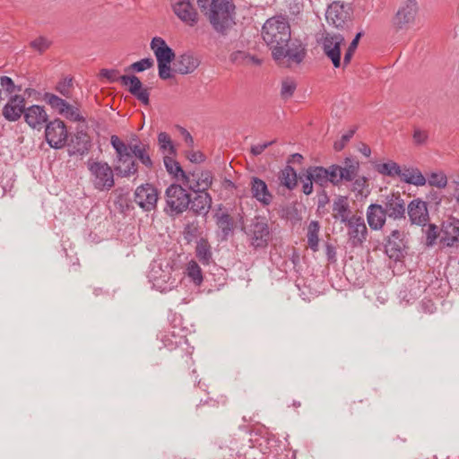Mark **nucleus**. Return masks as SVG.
<instances>
[{"label": "nucleus", "mask_w": 459, "mask_h": 459, "mask_svg": "<svg viewBox=\"0 0 459 459\" xmlns=\"http://www.w3.org/2000/svg\"><path fill=\"white\" fill-rule=\"evenodd\" d=\"M297 84L294 80L287 78L282 81L281 95L284 99L291 97L296 90Z\"/></svg>", "instance_id": "obj_47"}, {"label": "nucleus", "mask_w": 459, "mask_h": 459, "mask_svg": "<svg viewBox=\"0 0 459 459\" xmlns=\"http://www.w3.org/2000/svg\"><path fill=\"white\" fill-rule=\"evenodd\" d=\"M303 160V156L299 153H294L290 156V159L288 160V162H293V163H301Z\"/></svg>", "instance_id": "obj_62"}, {"label": "nucleus", "mask_w": 459, "mask_h": 459, "mask_svg": "<svg viewBox=\"0 0 459 459\" xmlns=\"http://www.w3.org/2000/svg\"><path fill=\"white\" fill-rule=\"evenodd\" d=\"M182 133L185 135L186 142L189 144H192L194 143V140L191 134L184 128L182 129Z\"/></svg>", "instance_id": "obj_64"}, {"label": "nucleus", "mask_w": 459, "mask_h": 459, "mask_svg": "<svg viewBox=\"0 0 459 459\" xmlns=\"http://www.w3.org/2000/svg\"><path fill=\"white\" fill-rule=\"evenodd\" d=\"M263 40L272 52L273 58L279 64L285 60L290 65H299L307 55L305 46L299 39H291L290 25L282 15L266 20L261 30Z\"/></svg>", "instance_id": "obj_1"}, {"label": "nucleus", "mask_w": 459, "mask_h": 459, "mask_svg": "<svg viewBox=\"0 0 459 459\" xmlns=\"http://www.w3.org/2000/svg\"><path fill=\"white\" fill-rule=\"evenodd\" d=\"M151 48L156 56L158 64L171 63L175 58V52L160 37H154L152 39Z\"/></svg>", "instance_id": "obj_25"}, {"label": "nucleus", "mask_w": 459, "mask_h": 459, "mask_svg": "<svg viewBox=\"0 0 459 459\" xmlns=\"http://www.w3.org/2000/svg\"><path fill=\"white\" fill-rule=\"evenodd\" d=\"M333 218L339 220L342 223L350 221V206L347 198L344 196L337 197L333 204Z\"/></svg>", "instance_id": "obj_31"}, {"label": "nucleus", "mask_w": 459, "mask_h": 459, "mask_svg": "<svg viewBox=\"0 0 459 459\" xmlns=\"http://www.w3.org/2000/svg\"><path fill=\"white\" fill-rule=\"evenodd\" d=\"M418 13V4L415 0H407L402 5L394 17L393 18V24L397 29H404L408 25L413 23Z\"/></svg>", "instance_id": "obj_17"}, {"label": "nucleus", "mask_w": 459, "mask_h": 459, "mask_svg": "<svg viewBox=\"0 0 459 459\" xmlns=\"http://www.w3.org/2000/svg\"><path fill=\"white\" fill-rule=\"evenodd\" d=\"M73 88V79L70 77H65L56 83L55 90L58 91L62 96L69 99L72 97Z\"/></svg>", "instance_id": "obj_43"}, {"label": "nucleus", "mask_w": 459, "mask_h": 459, "mask_svg": "<svg viewBox=\"0 0 459 459\" xmlns=\"http://www.w3.org/2000/svg\"><path fill=\"white\" fill-rule=\"evenodd\" d=\"M153 65V60L152 58H143L140 61L134 62L130 65V69L135 72H143L144 70L151 68Z\"/></svg>", "instance_id": "obj_51"}, {"label": "nucleus", "mask_w": 459, "mask_h": 459, "mask_svg": "<svg viewBox=\"0 0 459 459\" xmlns=\"http://www.w3.org/2000/svg\"><path fill=\"white\" fill-rule=\"evenodd\" d=\"M411 224L426 226L429 220L427 203L420 198L413 199L406 207Z\"/></svg>", "instance_id": "obj_20"}, {"label": "nucleus", "mask_w": 459, "mask_h": 459, "mask_svg": "<svg viewBox=\"0 0 459 459\" xmlns=\"http://www.w3.org/2000/svg\"><path fill=\"white\" fill-rule=\"evenodd\" d=\"M196 195L194 199H191L190 202V209L195 214H207L211 205H212V197L210 194L205 191H196Z\"/></svg>", "instance_id": "obj_28"}, {"label": "nucleus", "mask_w": 459, "mask_h": 459, "mask_svg": "<svg viewBox=\"0 0 459 459\" xmlns=\"http://www.w3.org/2000/svg\"><path fill=\"white\" fill-rule=\"evenodd\" d=\"M134 202L144 211L155 210L159 199L157 188L152 184L146 183L136 187L134 195Z\"/></svg>", "instance_id": "obj_13"}, {"label": "nucleus", "mask_w": 459, "mask_h": 459, "mask_svg": "<svg viewBox=\"0 0 459 459\" xmlns=\"http://www.w3.org/2000/svg\"><path fill=\"white\" fill-rule=\"evenodd\" d=\"M306 172L316 185H319L320 186H327L328 180L326 168L321 166H311L306 170Z\"/></svg>", "instance_id": "obj_37"}, {"label": "nucleus", "mask_w": 459, "mask_h": 459, "mask_svg": "<svg viewBox=\"0 0 459 459\" xmlns=\"http://www.w3.org/2000/svg\"><path fill=\"white\" fill-rule=\"evenodd\" d=\"M43 100L53 109L56 110L59 115L64 116L65 118L74 122L84 121V117L80 114V110L76 106L69 104L65 100L57 95L45 92Z\"/></svg>", "instance_id": "obj_10"}, {"label": "nucleus", "mask_w": 459, "mask_h": 459, "mask_svg": "<svg viewBox=\"0 0 459 459\" xmlns=\"http://www.w3.org/2000/svg\"><path fill=\"white\" fill-rule=\"evenodd\" d=\"M300 180L302 182V192L308 195L313 192V183L314 181L308 174L306 172L304 175L300 176Z\"/></svg>", "instance_id": "obj_55"}, {"label": "nucleus", "mask_w": 459, "mask_h": 459, "mask_svg": "<svg viewBox=\"0 0 459 459\" xmlns=\"http://www.w3.org/2000/svg\"><path fill=\"white\" fill-rule=\"evenodd\" d=\"M24 119L31 128L39 130L48 124V114L44 107L32 105L26 108Z\"/></svg>", "instance_id": "obj_24"}, {"label": "nucleus", "mask_w": 459, "mask_h": 459, "mask_svg": "<svg viewBox=\"0 0 459 459\" xmlns=\"http://www.w3.org/2000/svg\"><path fill=\"white\" fill-rule=\"evenodd\" d=\"M217 225L223 232L224 236H228L233 230V220L228 213L217 214Z\"/></svg>", "instance_id": "obj_42"}, {"label": "nucleus", "mask_w": 459, "mask_h": 459, "mask_svg": "<svg viewBox=\"0 0 459 459\" xmlns=\"http://www.w3.org/2000/svg\"><path fill=\"white\" fill-rule=\"evenodd\" d=\"M173 267L166 263L164 266L161 264H154L149 273V278L153 286L161 292L173 290L178 285L176 277L172 275Z\"/></svg>", "instance_id": "obj_7"}, {"label": "nucleus", "mask_w": 459, "mask_h": 459, "mask_svg": "<svg viewBox=\"0 0 459 459\" xmlns=\"http://www.w3.org/2000/svg\"><path fill=\"white\" fill-rule=\"evenodd\" d=\"M119 71L116 69H101L100 76L106 78L109 82L119 80L123 85L128 86V91L135 97L142 104H150L149 89L143 87L141 80L136 75L118 76Z\"/></svg>", "instance_id": "obj_4"}, {"label": "nucleus", "mask_w": 459, "mask_h": 459, "mask_svg": "<svg viewBox=\"0 0 459 459\" xmlns=\"http://www.w3.org/2000/svg\"><path fill=\"white\" fill-rule=\"evenodd\" d=\"M274 143H275V140H273V141L265 142L264 143L252 145L251 149H250V152H251L252 155L258 156L261 153H263V152L266 148H268L269 146L273 145Z\"/></svg>", "instance_id": "obj_56"}, {"label": "nucleus", "mask_w": 459, "mask_h": 459, "mask_svg": "<svg viewBox=\"0 0 459 459\" xmlns=\"http://www.w3.org/2000/svg\"><path fill=\"white\" fill-rule=\"evenodd\" d=\"M386 214L378 204H371L367 209V221L371 230H381L386 221Z\"/></svg>", "instance_id": "obj_27"}, {"label": "nucleus", "mask_w": 459, "mask_h": 459, "mask_svg": "<svg viewBox=\"0 0 459 459\" xmlns=\"http://www.w3.org/2000/svg\"><path fill=\"white\" fill-rule=\"evenodd\" d=\"M250 239V244L255 248H263L268 245L270 240L271 232L267 221L264 217H255L247 231Z\"/></svg>", "instance_id": "obj_8"}, {"label": "nucleus", "mask_w": 459, "mask_h": 459, "mask_svg": "<svg viewBox=\"0 0 459 459\" xmlns=\"http://www.w3.org/2000/svg\"><path fill=\"white\" fill-rule=\"evenodd\" d=\"M381 205L388 218L405 219L406 204L400 193H391L385 195Z\"/></svg>", "instance_id": "obj_15"}, {"label": "nucleus", "mask_w": 459, "mask_h": 459, "mask_svg": "<svg viewBox=\"0 0 459 459\" xmlns=\"http://www.w3.org/2000/svg\"><path fill=\"white\" fill-rule=\"evenodd\" d=\"M427 137H428V135H427L426 132L421 131L420 129L414 130L413 140L416 143H418V144L423 143L426 141Z\"/></svg>", "instance_id": "obj_57"}, {"label": "nucleus", "mask_w": 459, "mask_h": 459, "mask_svg": "<svg viewBox=\"0 0 459 459\" xmlns=\"http://www.w3.org/2000/svg\"><path fill=\"white\" fill-rule=\"evenodd\" d=\"M320 224L316 221H310L307 227V245L313 251L318 250Z\"/></svg>", "instance_id": "obj_38"}, {"label": "nucleus", "mask_w": 459, "mask_h": 459, "mask_svg": "<svg viewBox=\"0 0 459 459\" xmlns=\"http://www.w3.org/2000/svg\"><path fill=\"white\" fill-rule=\"evenodd\" d=\"M426 245L432 247L436 243L437 239L440 238V230L435 224H429L425 230Z\"/></svg>", "instance_id": "obj_45"}, {"label": "nucleus", "mask_w": 459, "mask_h": 459, "mask_svg": "<svg viewBox=\"0 0 459 459\" xmlns=\"http://www.w3.org/2000/svg\"><path fill=\"white\" fill-rule=\"evenodd\" d=\"M359 169V163L351 158H346L344 160V166L341 167L340 178L342 181L351 182L358 176Z\"/></svg>", "instance_id": "obj_32"}, {"label": "nucleus", "mask_w": 459, "mask_h": 459, "mask_svg": "<svg viewBox=\"0 0 459 459\" xmlns=\"http://www.w3.org/2000/svg\"><path fill=\"white\" fill-rule=\"evenodd\" d=\"M164 211L170 216L181 214L190 205L191 196L180 185L172 184L165 191Z\"/></svg>", "instance_id": "obj_6"}, {"label": "nucleus", "mask_w": 459, "mask_h": 459, "mask_svg": "<svg viewBox=\"0 0 459 459\" xmlns=\"http://www.w3.org/2000/svg\"><path fill=\"white\" fill-rule=\"evenodd\" d=\"M133 141H135V143H131L128 145L134 159L138 160L146 169H152L153 168V161L150 155V145L140 142L136 135L134 136Z\"/></svg>", "instance_id": "obj_26"}, {"label": "nucleus", "mask_w": 459, "mask_h": 459, "mask_svg": "<svg viewBox=\"0 0 459 459\" xmlns=\"http://www.w3.org/2000/svg\"><path fill=\"white\" fill-rule=\"evenodd\" d=\"M87 168L91 182L98 191H109L115 186L114 170L106 161L89 160Z\"/></svg>", "instance_id": "obj_5"}, {"label": "nucleus", "mask_w": 459, "mask_h": 459, "mask_svg": "<svg viewBox=\"0 0 459 459\" xmlns=\"http://www.w3.org/2000/svg\"><path fill=\"white\" fill-rule=\"evenodd\" d=\"M199 171H193V172H186V176H189V179H182L185 184H186L188 186L190 184L195 183V179H197Z\"/></svg>", "instance_id": "obj_61"}, {"label": "nucleus", "mask_w": 459, "mask_h": 459, "mask_svg": "<svg viewBox=\"0 0 459 459\" xmlns=\"http://www.w3.org/2000/svg\"><path fill=\"white\" fill-rule=\"evenodd\" d=\"M405 245L403 241V233L398 230H394L387 237L385 249L386 255L394 260H398L403 255Z\"/></svg>", "instance_id": "obj_21"}, {"label": "nucleus", "mask_w": 459, "mask_h": 459, "mask_svg": "<svg viewBox=\"0 0 459 459\" xmlns=\"http://www.w3.org/2000/svg\"><path fill=\"white\" fill-rule=\"evenodd\" d=\"M249 64H253V65H259L261 64V60L259 58H257L256 56H252L248 53V56H247V65Z\"/></svg>", "instance_id": "obj_63"}, {"label": "nucleus", "mask_w": 459, "mask_h": 459, "mask_svg": "<svg viewBox=\"0 0 459 459\" xmlns=\"http://www.w3.org/2000/svg\"><path fill=\"white\" fill-rule=\"evenodd\" d=\"M440 243L448 247L459 243V219L450 217L443 221L440 229Z\"/></svg>", "instance_id": "obj_19"}, {"label": "nucleus", "mask_w": 459, "mask_h": 459, "mask_svg": "<svg viewBox=\"0 0 459 459\" xmlns=\"http://www.w3.org/2000/svg\"><path fill=\"white\" fill-rule=\"evenodd\" d=\"M248 53L242 50L234 51L230 54V59L232 63L238 65H247Z\"/></svg>", "instance_id": "obj_53"}, {"label": "nucleus", "mask_w": 459, "mask_h": 459, "mask_svg": "<svg viewBox=\"0 0 459 459\" xmlns=\"http://www.w3.org/2000/svg\"><path fill=\"white\" fill-rule=\"evenodd\" d=\"M172 156L173 155H164L163 157L164 166L169 174L176 178L180 176L181 179H189V176H186V172L182 169L180 164L176 161Z\"/></svg>", "instance_id": "obj_35"}, {"label": "nucleus", "mask_w": 459, "mask_h": 459, "mask_svg": "<svg viewBox=\"0 0 459 459\" xmlns=\"http://www.w3.org/2000/svg\"><path fill=\"white\" fill-rule=\"evenodd\" d=\"M50 44L51 42L44 37H39L30 43V47L39 53L46 51L50 47Z\"/></svg>", "instance_id": "obj_50"}, {"label": "nucleus", "mask_w": 459, "mask_h": 459, "mask_svg": "<svg viewBox=\"0 0 459 459\" xmlns=\"http://www.w3.org/2000/svg\"><path fill=\"white\" fill-rule=\"evenodd\" d=\"M281 184L288 189L292 190L297 186V173L296 170L290 165H287L281 170L279 175Z\"/></svg>", "instance_id": "obj_36"}, {"label": "nucleus", "mask_w": 459, "mask_h": 459, "mask_svg": "<svg viewBox=\"0 0 459 459\" xmlns=\"http://www.w3.org/2000/svg\"><path fill=\"white\" fill-rule=\"evenodd\" d=\"M326 170L328 183L333 186L340 185L342 182V178H340L341 166L333 164L326 168Z\"/></svg>", "instance_id": "obj_46"}, {"label": "nucleus", "mask_w": 459, "mask_h": 459, "mask_svg": "<svg viewBox=\"0 0 459 459\" xmlns=\"http://www.w3.org/2000/svg\"><path fill=\"white\" fill-rule=\"evenodd\" d=\"M158 143L160 150L163 152L164 155H175L176 149L172 143L170 136L165 133L160 132L158 134Z\"/></svg>", "instance_id": "obj_39"}, {"label": "nucleus", "mask_w": 459, "mask_h": 459, "mask_svg": "<svg viewBox=\"0 0 459 459\" xmlns=\"http://www.w3.org/2000/svg\"><path fill=\"white\" fill-rule=\"evenodd\" d=\"M366 182L367 180L364 177L357 178L354 182V189L361 193L366 186Z\"/></svg>", "instance_id": "obj_60"}, {"label": "nucleus", "mask_w": 459, "mask_h": 459, "mask_svg": "<svg viewBox=\"0 0 459 459\" xmlns=\"http://www.w3.org/2000/svg\"><path fill=\"white\" fill-rule=\"evenodd\" d=\"M197 179H195V183L189 185V189L196 192V191H205L207 192L208 188L211 186L212 183V173L208 170L199 171L197 175Z\"/></svg>", "instance_id": "obj_34"}, {"label": "nucleus", "mask_w": 459, "mask_h": 459, "mask_svg": "<svg viewBox=\"0 0 459 459\" xmlns=\"http://www.w3.org/2000/svg\"><path fill=\"white\" fill-rule=\"evenodd\" d=\"M429 186L444 188L447 184L446 176L444 173H431L428 178Z\"/></svg>", "instance_id": "obj_48"}, {"label": "nucleus", "mask_w": 459, "mask_h": 459, "mask_svg": "<svg viewBox=\"0 0 459 459\" xmlns=\"http://www.w3.org/2000/svg\"><path fill=\"white\" fill-rule=\"evenodd\" d=\"M110 144L116 152L114 170L117 172V176L122 178L137 176L138 163L130 150V146L116 134L111 135Z\"/></svg>", "instance_id": "obj_3"}, {"label": "nucleus", "mask_w": 459, "mask_h": 459, "mask_svg": "<svg viewBox=\"0 0 459 459\" xmlns=\"http://www.w3.org/2000/svg\"><path fill=\"white\" fill-rule=\"evenodd\" d=\"M174 14L185 24L195 26L199 21V14L190 0H170Z\"/></svg>", "instance_id": "obj_14"}, {"label": "nucleus", "mask_w": 459, "mask_h": 459, "mask_svg": "<svg viewBox=\"0 0 459 459\" xmlns=\"http://www.w3.org/2000/svg\"><path fill=\"white\" fill-rule=\"evenodd\" d=\"M68 135L65 122L59 118L45 125V138L51 148L62 149L67 143Z\"/></svg>", "instance_id": "obj_9"}, {"label": "nucleus", "mask_w": 459, "mask_h": 459, "mask_svg": "<svg viewBox=\"0 0 459 459\" xmlns=\"http://www.w3.org/2000/svg\"><path fill=\"white\" fill-rule=\"evenodd\" d=\"M376 169L378 173L392 178L397 177L401 172V167L392 160L377 164Z\"/></svg>", "instance_id": "obj_40"}, {"label": "nucleus", "mask_w": 459, "mask_h": 459, "mask_svg": "<svg viewBox=\"0 0 459 459\" xmlns=\"http://www.w3.org/2000/svg\"><path fill=\"white\" fill-rule=\"evenodd\" d=\"M195 255L203 264H209L212 260V254L209 242L204 238H200L195 247Z\"/></svg>", "instance_id": "obj_33"}, {"label": "nucleus", "mask_w": 459, "mask_h": 459, "mask_svg": "<svg viewBox=\"0 0 459 459\" xmlns=\"http://www.w3.org/2000/svg\"><path fill=\"white\" fill-rule=\"evenodd\" d=\"M70 150L69 155H81L83 156L87 154L91 147V141L89 134L82 131L78 130L74 136L71 138V142L69 143Z\"/></svg>", "instance_id": "obj_23"}, {"label": "nucleus", "mask_w": 459, "mask_h": 459, "mask_svg": "<svg viewBox=\"0 0 459 459\" xmlns=\"http://www.w3.org/2000/svg\"><path fill=\"white\" fill-rule=\"evenodd\" d=\"M344 37L340 33L325 32L322 39V48L325 55L332 61L334 68L341 66V46Z\"/></svg>", "instance_id": "obj_11"}, {"label": "nucleus", "mask_w": 459, "mask_h": 459, "mask_svg": "<svg viewBox=\"0 0 459 459\" xmlns=\"http://www.w3.org/2000/svg\"><path fill=\"white\" fill-rule=\"evenodd\" d=\"M198 7L220 36H228L236 25V6L233 0H197Z\"/></svg>", "instance_id": "obj_2"}, {"label": "nucleus", "mask_w": 459, "mask_h": 459, "mask_svg": "<svg viewBox=\"0 0 459 459\" xmlns=\"http://www.w3.org/2000/svg\"><path fill=\"white\" fill-rule=\"evenodd\" d=\"M199 63L191 54H183L179 56L174 63V72L180 74H188L193 73Z\"/></svg>", "instance_id": "obj_29"}, {"label": "nucleus", "mask_w": 459, "mask_h": 459, "mask_svg": "<svg viewBox=\"0 0 459 459\" xmlns=\"http://www.w3.org/2000/svg\"><path fill=\"white\" fill-rule=\"evenodd\" d=\"M196 228L192 225H187L184 230L185 238L190 240L195 236Z\"/></svg>", "instance_id": "obj_59"}, {"label": "nucleus", "mask_w": 459, "mask_h": 459, "mask_svg": "<svg viewBox=\"0 0 459 459\" xmlns=\"http://www.w3.org/2000/svg\"><path fill=\"white\" fill-rule=\"evenodd\" d=\"M158 69H159V76L162 80H168L173 76L170 63L158 64Z\"/></svg>", "instance_id": "obj_54"}, {"label": "nucleus", "mask_w": 459, "mask_h": 459, "mask_svg": "<svg viewBox=\"0 0 459 459\" xmlns=\"http://www.w3.org/2000/svg\"><path fill=\"white\" fill-rule=\"evenodd\" d=\"M188 159L193 163H201L204 160V155L202 152H192L188 156Z\"/></svg>", "instance_id": "obj_58"}, {"label": "nucleus", "mask_w": 459, "mask_h": 459, "mask_svg": "<svg viewBox=\"0 0 459 459\" xmlns=\"http://www.w3.org/2000/svg\"><path fill=\"white\" fill-rule=\"evenodd\" d=\"M348 227L349 242L351 247L362 246L367 239L368 229L361 216L352 215L346 223Z\"/></svg>", "instance_id": "obj_16"}, {"label": "nucleus", "mask_w": 459, "mask_h": 459, "mask_svg": "<svg viewBox=\"0 0 459 459\" xmlns=\"http://www.w3.org/2000/svg\"><path fill=\"white\" fill-rule=\"evenodd\" d=\"M397 177L402 181L417 186H422L427 183V179L422 173L415 168H401V172Z\"/></svg>", "instance_id": "obj_30"}, {"label": "nucleus", "mask_w": 459, "mask_h": 459, "mask_svg": "<svg viewBox=\"0 0 459 459\" xmlns=\"http://www.w3.org/2000/svg\"><path fill=\"white\" fill-rule=\"evenodd\" d=\"M0 85L9 94L13 95L15 91H20L21 87L16 86L13 81L8 76H2L0 78Z\"/></svg>", "instance_id": "obj_49"}, {"label": "nucleus", "mask_w": 459, "mask_h": 459, "mask_svg": "<svg viewBox=\"0 0 459 459\" xmlns=\"http://www.w3.org/2000/svg\"><path fill=\"white\" fill-rule=\"evenodd\" d=\"M356 132V127L350 129L346 134H344L341 140L334 143L333 147L335 151H342L346 143L352 138Z\"/></svg>", "instance_id": "obj_52"}, {"label": "nucleus", "mask_w": 459, "mask_h": 459, "mask_svg": "<svg viewBox=\"0 0 459 459\" xmlns=\"http://www.w3.org/2000/svg\"><path fill=\"white\" fill-rule=\"evenodd\" d=\"M252 197L263 206H268L273 200V194L269 191L267 184L257 177H252L250 181Z\"/></svg>", "instance_id": "obj_22"}, {"label": "nucleus", "mask_w": 459, "mask_h": 459, "mask_svg": "<svg viewBox=\"0 0 459 459\" xmlns=\"http://www.w3.org/2000/svg\"><path fill=\"white\" fill-rule=\"evenodd\" d=\"M25 98L20 94L11 95L2 110L3 117L9 122L18 121L26 111Z\"/></svg>", "instance_id": "obj_18"}, {"label": "nucleus", "mask_w": 459, "mask_h": 459, "mask_svg": "<svg viewBox=\"0 0 459 459\" xmlns=\"http://www.w3.org/2000/svg\"><path fill=\"white\" fill-rule=\"evenodd\" d=\"M351 8L340 2L331 4L325 13L327 22L337 29H343L351 22Z\"/></svg>", "instance_id": "obj_12"}, {"label": "nucleus", "mask_w": 459, "mask_h": 459, "mask_svg": "<svg viewBox=\"0 0 459 459\" xmlns=\"http://www.w3.org/2000/svg\"><path fill=\"white\" fill-rule=\"evenodd\" d=\"M363 36V31H359L356 34L355 38L351 42L349 48H347L344 57H343V66H346L350 64L352 56L358 47L359 41L360 38Z\"/></svg>", "instance_id": "obj_44"}, {"label": "nucleus", "mask_w": 459, "mask_h": 459, "mask_svg": "<svg viewBox=\"0 0 459 459\" xmlns=\"http://www.w3.org/2000/svg\"><path fill=\"white\" fill-rule=\"evenodd\" d=\"M187 276L192 280V281L199 286L203 282V273L199 264L192 260L188 263L187 267Z\"/></svg>", "instance_id": "obj_41"}]
</instances>
